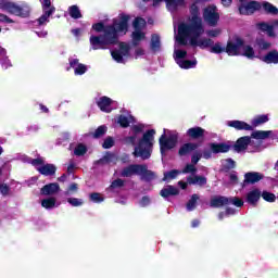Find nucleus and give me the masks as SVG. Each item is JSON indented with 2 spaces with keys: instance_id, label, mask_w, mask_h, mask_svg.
<instances>
[{
  "instance_id": "obj_1",
  "label": "nucleus",
  "mask_w": 278,
  "mask_h": 278,
  "mask_svg": "<svg viewBox=\"0 0 278 278\" xmlns=\"http://www.w3.org/2000/svg\"><path fill=\"white\" fill-rule=\"evenodd\" d=\"M191 17L178 26V34L175 36L176 43L174 47V60L180 68H194L197 66V59L186 60L188 58V51L181 47H186L188 42L192 47H199L200 49H210L214 45V40L210 38H200L205 33L203 28V21L199 13V7L192 4L190 8ZM200 38V39H199Z\"/></svg>"
},
{
  "instance_id": "obj_2",
  "label": "nucleus",
  "mask_w": 278,
  "mask_h": 278,
  "mask_svg": "<svg viewBox=\"0 0 278 278\" xmlns=\"http://www.w3.org/2000/svg\"><path fill=\"white\" fill-rule=\"evenodd\" d=\"M129 29V15H121L113 21L112 26L104 28L102 35H91L89 38L90 49L92 51L105 50L110 46L118 42L119 36H125Z\"/></svg>"
},
{
  "instance_id": "obj_3",
  "label": "nucleus",
  "mask_w": 278,
  "mask_h": 278,
  "mask_svg": "<svg viewBox=\"0 0 278 278\" xmlns=\"http://www.w3.org/2000/svg\"><path fill=\"white\" fill-rule=\"evenodd\" d=\"M130 131L131 136L126 137L124 141L126 144L135 147L134 156L141 157V160H149L153 151V142H155V130L151 129L144 132V125L136 124L131 126ZM140 134H143L142 138Z\"/></svg>"
},
{
  "instance_id": "obj_4",
  "label": "nucleus",
  "mask_w": 278,
  "mask_h": 278,
  "mask_svg": "<svg viewBox=\"0 0 278 278\" xmlns=\"http://www.w3.org/2000/svg\"><path fill=\"white\" fill-rule=\"evenodd\" d=\"M226 53L228 55H243L248 60H255L260 54L255 53L253 47L244 43L241 38H236L227 43Z\"/></svg>"
},
{
  "instance_id": "obj_5",
  "label": "nucleus",
  "mask_w": 278,
  "mask_h": 278,
  "mask_svg": "<svg viewBox=\"0 0 278 278\" xmlns=\"http://www.w3.org/2000/svg\"><path fill=\"white\" fill-rule=\"evenodd\" d=\"M0 10L9 12V14H13L14 16H22V18L29 16V7H21L10 0H0Z\"/></svg>"
},
{
  "instance_id": "obj_6",
  "label": "nucleus",
  "mask_w": 278,
  "mask_h": 278,
  "mask_svg": "<svg viewBox=\"0 0 278 278\" xmlns=\"http://www.w3.org/2000/svg\"><path fill=\"white\" fill-rule=\"evenodd\" d=\"M147 26V21L142 17L135 18L132 23L134 31H132V45L138 46L142 40H144V27Z\"/></svg>"
},
{
  "instance_id": "obj_7",
  "label": "nucleus",
  "mask_w": 278,
  "mask_h": 278,
  "mask_svg": "<svg viewBox=\"0 0 278 278\" xmlns=\"http://www.w3.org/2000/svg\"><path fill=\"white\" fill-rule=\"evenodd\" d=\"M39 1L42 5L43 14L37 21L34 22L35 27H42V25L48 24L49 17L53 14V12H55V7L51 5V0Z\"/></svg>"
},
{
  "instance_id": "obj_8",
  "label": "nucleus",
  "mask_w": 278,
  "mask_h": 278,
  "mask_svg": "<svg viewBox=\"0 0 278 278\" xmlns=\"http://www.w3.org/2000/svg\"><path fill=\"white\" fill-rule=\"evenodd\" d=\"M33 166L36 167V170L40 173V175H45L46 177H49L51 175H55V165L45 163V157L39 156L33 161Z\"/></svg>"
},
{
  "instance_id": "obj_9",
  "label": "nucleus",
  "mask_w": 278,
  "mask_h": 278,
  "mask_svg": "<svg viewBox=\"0 0 278 278\" xmlns=\"http://www.w3.org/2000/svg\"><path fill=\"white\" fill-rule=\"evenodd\" d=\"M179 138V135L177 131H172L166 138V134L162 135L160 138V147H161V153L164 155L165 151H168L170 149H175L177 147V140Z\"/></svg>"
},
{
  "instance_id": "obj_10",
  "label": "nucleus",
  "mask_w": 278,
  "mask_h": 278,
  "mask_svg": "<svg viewBox=\"0 0 278 278\" xmlns=\"http://www.w3.org/2000/svg\"><path fill=\"white\" fill-rule=\"evenodd\" d=\"M262 9V4L254 0H240L239 12L245 16L255 14L258 10Z\"/></svg>"
},
{
  "instance_id": "obj_11",
  "label": "nucleus",
  "mask_w": 278,
  "mask_h": 278,
  "mask_svg": "<svg viewBox=\"0 0 278 278\" xmlns=\"http://www.w3.org/2000/svg\"><path fill=\"white\" fill-rule=\"evenodd\" d=\"M111 55L118 64H125V58L129 56V45L121 42L119 49L111 51Z\"/></svg>"
},
{
  "instance_id": "obj_12",
  "label": "nucleus",
  "mask_w": 278,
  "mask_h": 278,
  "mask_svg": "<svg viewBox=\"0 0 278 278\" xmlns=\"http://www.w3.org/2000/svg\"><path fill=\"white\" fill-rule=\"evenodd\" d=\"M203 18L207 25H211V27H215L217 25L220 15H218V11H216V7L211 5L204 9L203 12Z\"/></svg>"
},
{
  "instance_id": "obj_13",
  "label": "nucleus",
  "mask_w": 278,
  "mask_h": 278,
  "mask_svg": "<svg viewBox=\"0 0 278 278\" xmlns=\"http://www.w3.org/2000/svg\"><path fill=\"white\" fill-rule=\"evenodd\" d=\"M97 105L101 110V112H105L106 114H110V112L114 110V101L105 96L100 97L97 100Z\"/></svg>"
},
{
  "instance_id": "obj_14",
  "label": "nucleus",
  "mask_w": 278,
  "mask_h": 278,
  "mask_svg": "<svg viewBox=\"0 0 278 278\" xmlns=\"http://www.w3.org/2000/svg\"><path fill=\"white\" fill-rule=\"evenodd\" d=\"M144 173V165H138V164H134V165H129L127 167H125L122 173L121 176L122 177H131L132 175H142Z\"/></svg>"
},
{
  "instance_id": "obj_15",
  "label": "nucleus",
  "mask_w": 278,
  "mask_h": 278,
  "mask_svg": "<svg viewBox=\"0 0 278 278\" xmlns=\"http://www.w3.org/2000/svg\"><path fill=\"white\" fill-rule=\"evenodd\" d=\"M260 199H262V191L257 188L250 190L245 194V203H249V205H257Z\"/></svg>"
},
{
  "instance_id": "obj_16",
  "label": "nucleus",
  "mask_w": 278,
  "mask_h": 278,
  "mask_svg": "<svg viewBox=\"0 0 278 278\" xmlns=\"http://www.w3.org/2000/svg\"><path fill=\"white\" fill-rule=\"evenodd\" d=\"M68 62L71 68L74 70L75 75H85V73L88 71V66L79 63V59L70 58Z\"/></svg>"
},
{
  "instance_id": "obj_17",
  "label": "nucleus",
  "mask_w": 278,
  "mask_h": 278,
  "mask_svg": "<svg viewBox=\"0 0 278 278\" xmlns=\"http://www.w3.org/2000/svg\"><path fill=\"white\" fill-rule=\"evenodd\" d=\"M256 27H258L261 31H264L265 34H267L269 38H275V36H277L275 34V27H276L275 22H273V24L261 22L256 25Z\"/></svg>"
},
{
  "instance_id": "obj_18",
  "label": "nucleus",
  "mask_w": 278,
  "mask_h": 278,
  "mask_svg": "<svg viewBox=\"0 0 278 278\" xmlns=\"http://www.w3.org/2000/svg\"><path fill=\"white\" fill-rule=\"evenodd\" d=\"M197 149H199V144H197L194 142L184 143L179 148L178 155H180V157H184L186 155H190V153H192V151H197Z\"/></svg>"
},
{
  "instance_id": "obj_19",
  "label": "nucleus",
  "mask_w": 278,
  "mask_h": 278,
  "mask_svg": "<svg viewBox=\"0 0 278 278\" xmlns=\"http://www.w3.org/2000/svg\"><path fill=\"white\" fill-rule=\"evenodd\" d=\"M0 65L3 71H8V68H12V61L8 58V50L5 48L0 47Z\"/></svg>"
},
{
  "instance_id": "obj_20",
  "label": "nucleus",
  "mask_w": 278,
  "mask_h": 278,
  "mask_svg": "<svg viewBox=\"0 0 278 278\" xmlns=\"http://www.w3.org/2000/svg\"><path fill=\"white\" fill-rule=\"evenodd\" d=\"M187 181L190 186L203 187L207 184V178H205V176L193 175L187 177Z\"/></svg>"
},
{
  "instance_id": "obj_21",
  "label": "nucleus",
  "mask_w": 278,
  "mask_h": 278,
  "mask_svg": "<svg viewBox=\"0 0 278 278\" xmlns=\"http://www.w3.org/2000/svg\"><path fill=\"white\" fill-rule=\"evenodd\" d=\"M252 143L253 141L251 140V137H241L235 144V151L240 153V151H244L247 147Z\"/></svg>"
},
{
  "instance_id": "obj_22",
  "label": "nucleus",
  "mask_w": 278,
  "mask_h": 278,
  "mask_svg": "<svg viewBox=\"0 0 278 278\" xmlns=\"http://www.w3.org/2000/svg\"><path fill=\"white\" fill-rule=\"evenodd\" d=\"M264 179V175L257 172H250L244 175L245 184H257V181H262Z\"/></svg>"
},
{
  "instance_id": "obj_23",
  "label": "nucleus",
  "mask_w": 278,
  "mask_h": 278,
  "mask_svg": "<svg viewBox=\"0 0 278 278\" xmlns=\"http://www.w3.org/2000/svg\"><path fill=\"white\" fill-rule=\"evenodd\" d=\"M227 125L228 127H233V129H238V130L244 129L245 131H251V129H253V126L242 121H229L227 122Z\"/></svg>"
},
{
  "instance_id": "obj_24",
  "label": "nucleus",
  "mask_w": 278,
  "mask_h": 278,
  "mask_svg": "<svg viewBox=\"0 0 278 278\" xmlns=\"http://www.w3.org/2000/svg\"><path fill=\"white\" fill-rule=\"evenodd\" d=\"M223 205H229V198L216 195L211 199V207H223Z\"/></svg>"
},
{
  "instance_id": "obj_25",
  "label": "nucleus",
  "mask_w": 278,
  "mask_h": 278,
  "mask_svg": "<svg viewBox=\"0 0 278 278\" xmlns=\"http://www.w3.org/2000/svg\"><path fill=\"white\" fill-rule=\"evenodd\" d=\"M160 194L163 197V199H168V197H177V194H179V189L169 185L163 188Z\"/></svg>"
},
{
  "instance_id": "obj_26",
  "label": "nucleus",
  "mask_w": 278,
  "mask_h": 278,
  "mask_svg": "<svg viewBox=\"0 0 278 278\" xmlns=\"http://www.w3.org/2000/svg\"><path fill=\"white\" fill-rule=\"evenodd\" d=\"M210 149L212 153H227L231 146L227 143H211Z\"/></svg>"
},
{
  "instance_id": "obj_27",
  "label": "nucleus",
  "mask_w": 278,
  "mask_h": 278,
  "mask_svg": "<svg viewBox=\"0 0 278 278\" xmlns=\"http://www.w3.org/2000/svg\"><path fill=\"white\" fill-rule=\"evenodd\" d=\"M117 123H118V125H121V127L126 128L129 125H131V123H134V116H131V114H129V113H124L118 116Z\"/></svg>"
},
{
  "instance_id": "obj_28",
  "label": "nucleus",
  "mask_w": 278,
  "mask_h": 278,
  "mask_svg": "<svg viewBox=\"0 0 278 278\" xmlns=\"http://www.w3.org/2000/svg\"><path fill=\"white\" fill-rule=\"evenodd\" d=\"M265 64H278V51L271 50L265 56L262 58Z\"/></svg>"
},
{
  "instance_id": "obj_29",
  "label": "nucleus",
  "mask_w": 278,
  "mask_h": 278,
  "mask_svg": "<svg viewBox=\"0 0 278 278\" xmlns=\"http://www.w3.org/2000/svg\"><path fill=\"white\" fill-rule=\"evenodd\" d=\"M59 190H60V185H58L56 182H52L41 188V194H45V195L55 194V192H58Z\"/></svg>"
},
{
  "instance_id": "obj_30",
  "label": "nucleus",
  "mask_w": 278,
  "mask_h": 278,
  "mask_svg": "<svg viewBox=\"0 0 278 278\" xmlns=\"http://www.w3.org/2000/svg\"><path fill=\"white\" fill-rule=\"evenodd\" d=\"M204 134L205 129L201 127H193L187 130V136H189V138H193L194 140H197V138H203Z\"/></svg>"
},
{
  "instance_id": "obj_31",
  "label": "nucleus",
  "mask_w": 278,
  "mask_h": 278,
  "mask_svg": "<svg viewBox=\"0 0 278 278\" xmlns=\"http://www.w3.org/2000/svg\"><path fill=\"white\" fill-rule=\"evenodd\" d=\"M270 136H273V131L270 130H256L252 132L254 140H266V138H270Z\"/></svg>"
},
{
  "instance_id": "obj_32",
  "label": "nucleus",
  "mask_w": 278,
  "mask_h": 278,
  "mask_svg": "<svg viewBox=\"0 0 278 278\" xmlns=\"http://www.w3.org/2000/svg\"><path fill=\"white\" fill-rule=\"evenodd\" d=\"M58 200L55 198H47L41 201V206L46 210H53V207H58Z\"/></svg>"
},
{
  "instance_id": "obj_33",
  "label": "nucleus",
  "mask_w": 278,
  "mask_h": 278,
  "mask_svg": "<svg viewBox=\"0 0 278 278\" xmlns=\"http://www.w3.org/2000/svg\"><path fill=\"white\" fill-rule=\"evenodd\" d=\"M178 175H181V170L179 169H172L169 172H165L163 181H172V179H177Z\"/></svg>"
},
{
  "instance_id": "obj_34",
  "label": "nucleus",
  "mask_w": 278,
  "mask_h": 278,
  "mask_svg": "<svg viewBox=\"0 0 278 278\" xmlns=\"http://www.w3.org/2000/svg\"><path fill=\"white\" fill-rule=\"evenodd\" d=\"M139 177H141L143 181H153V179H155V174L147 169V165H144V170L142 174H139Z\"/></svg>"
},
{
  "instance_id": "obj_35",
  "label": "nucleus",
  "mask_w": 278,
  "mask_h": 278,
  "mask_svg": "<svg viewBox=\"0 0 278 278\" xmlns=\"http://www.w3.org/2000/svg\"><path fill=\"white\" fill-rule=\"evenodd\" d=\"M264 123H268V115H257L252 119L253 127H260Z\"/></svg>"
},
{
  "instance_id": "obj_36",
  "label": "nucleus",
  "mask_w": 278,
  "mask_h": 278,
  "mask_svg": "<svg viewBox=\"0 0 278 278\" xmlns=\"http://www.w3.org/2000/svg\"><path fill=\"white\" fill-rule=\"evenodd\" d=\"M88 152V148L84 143H78L74 149V155L80 157L81 155H86Z\"/></svg>"
},
{
  "instance_id": "obj_37",
  "label": "nucleus",
  "mask_w": 278,
  "mask_h": 278,
  "mask_svg": "<svg viewBox=\"0 0 278 278\" xmlns=\"http://www.w3.org/2000/svg\"><path fill=\"white\" fill-rule=\"evenodd\" d=\"M68 14L72 18H81V11L79 10V7L72 5L68 8Z\"/></svg>"
},
{
  "instance_id": "obj_38",
  "label": "nucleus",
  "mask_w": 278,
  "mask_h": 278,
  "mask_svg": "<svg viewBox=\"0 0 278 278\" xmlns=\"http://www.w3.org/2000/svg\"><path fill=\"white\" fill-rule=\"evenodd\" d=\"M199 199V194L191 195V199L188 201L186 207L187 212H192L197 208V200Z\"/></svg>"
},
{
  "instance_id": "obj_39",
  "label": "nucleus",
  "mask_w": 278,
  "mask_h": 278,
  "mask_svg": "<svg viewBox=\"0 0 278 278\" xmlns=\"http://www.w3.org/2000/svg\"><path fill=\"white\" fill-rule=\"evenodd\" d=\"M160 47H161L160 36L153 35L152 38H151V49H152V51H160Z\"/></svg>"
},
{
  "instance_id": "obj_40",
  "label": "nucleus",
  "mask_w": 278,
  "mask_h": 278,
  "mask_svg": "<svg viewBox=\"0 0 278 278\" xmlns=\"http://www.w3.org/2000/svg\"><path fill=\"white\" fill-rule=\"evenodd\" d=\"M263 9L267 14H278V9L277 7L273 5L271 3L265 2L263 3Z\"/></svg>"
},
{
  "instance_id": "obj_41",
  "label": "nucleus",
  "mask_w": 278,
  "mask_h": 278,
  "mask_svg": "<svg viewBox=\"0 0 278 278\" xmlns=\"http://www.w3.org/2000/svg\"><path fill=\"white\" fill-rule=\"evenodd\" d=\"M228 205H235L236 207H242V205H244V201H242V199L240 198H228Z\"/></svg>"
},
{
  "instance_id": "obj_42",
  "label": "nucleus",
  "mask_w": 278,
  "mask_h": 278,
  "mask_svg": "<svg viewBox=\"0 0 278 278\" xmlns=\"http://www.w3.org/2000/svg\"><path fill=\"white\" fill-rule=\"evenodd\" d=\"M256 46L262 51H266V49H270V42H268V41H266L265 39H262V38L256 39Z\"/></svg>"
},
{
  "instance_id": "obj_43",
  "label": "nucleus",
  "mask_w": 278,
  "mask_h": 278,
  "mask_svg": "<svg viewBox=\"0 0 278 278\" xmlns=\"http://www.w3.org/2000/svg\"><path fill=\"white\" fill-rule=\"evenodd\" d=\"M180 173H182L184 175H194V173H197V166L193 163L187 164Z\"/></svg>"
},
{
  "instance_id": "obj_44",
  "label": "nucleus",
  "mask_w": 278,
  "mask_h": 278,
  "mask_svg": "<svg viewBox=\"0 0 278 278\" xmlns=\"http://www.w3.org/2000/svg\"><path fill=\"white\" fill-rule=\"evenodd\" d=\"M67 203H70V205L73 207H81V205H84V200L77 198H68Z\"/></svg>"
},
{
  "instance_id": "obj_45",
  "label": "nucleus",
  "mask_w": 278,
  "mask_h": 278,
  "mask_svg": "<svg viewBox=\"0 0 278 278\" xmlns=\"http://www.w3.org/2000/svg\"><path fill=\"white\" fill-rule=\"evenodd\" d=\"M108 132V126H99L98 129L93 132V138H101Z\"/></svg>"
},
{
  "instance_id": "obj_46",
  "label": "nucleus",
  "mask_w": 278,
  "mask_h": 278,
  "mask_svg": "<svg viewBox=\"0 0 278 278\" xmlns=\"http://www.w3.org/2000/svg\"><path fill=\"white\" fill-rule=\"evenodd\" d=\"M210 49H211V53H223V51H226V48L225 47H223V45H220V43H213L211 47H210Z\"/></svg>"
},
{
  "instance_id": "obj_47",
  "label": "nucleus",
  "mask_w": 278,
  "mask_h": 278,
  "mask_svg": "<svg viewBox=\"0 0 278 278\" xmlns=\"http://www.w3.org/2000/svg\"><path fill=\"white\" fill-rule=\"evenodd\" d=\"M261 197L264 199V201H267L268 203L275 202L276 199L275 194L268 191H264L263 193H261Z\"/></svg>"
},
{
  "instance_id": "obj_48",
  "label": "nucleus",
  "mask_w": 278,
  "mask_h": 278,
  "mask_svg": "<svg viewBox=\"0 0 278 278\" xmlns=\"http://www.w3.org/2000/svg\"><path fill=\"white\" fill-rule=\"evenodd\" d=\"M77 190H79V187L77 186V184L73 182L72 185H70V187L64 192V194H65V197H71V194H75V192H77Z\"/></svg>"
},
{
  "instance_id": "obj_49",
  "label": "nucleus",
  "mask_w": 278,
  "mask_h": 278,
  "mask_svg": "<svg viewBox=\"0 0 278 278\" xmlns=\"http://www.w3.org/2000/svg\"><path fill=\"white\" fill-rule=\"evenodd\" d=\"M90 200L93 203H103L105 201V198H103V195H101V193H91Z\"/></svg>"
},
{
  "instance_id": "obj_50",
  "label": "nucleus",
  "mask_w": 278,
  "mask_h": 278,
  "mask_svg": "<svg viewBox=\"0 0 278 278\" xmlns=\"http://www.w3.org/2000/svg\"><path fill=\"white\" fill-rule=\"evenodd\" d=\"M201 157H203V153L195 151L193 152V154L191 155V164L195 165L199 164V161L201 160Z\"/></svg>"
},
{
  "instance_id": "obj_51",
  "label": "nucleus",
  "mask_w": 278,
  "mask_h": 278,
  "mask_svg": "<svg viewBox=\"0 0 278 278\" xmlns=\"http://www.w3.org/2000/svg\"><path fill=\"white\" fill-rule=\"evenodd\" d=\"M123 186H125V181L123 179H116L111 184L109 190H116V188H123Z\"/></svg>"
},
{
  "instance_id": "obj_52",
  "label": "nucleus",
  "mask_w": 278,
  "mask_h": 278,
  "mask_svg": "<svg viewBox=\"0 0 278 278\" xmlns=\"http://www.w3.org/2000/svg\"><path fill=\"white\" fill-rule=\"evenodd\" d=\"M110 27V25L104 26L103 23H97L92 25V29H94V31H103V34H105V28Z\"/></svg>"
},
{
  "instance_id": "obj_53",
  "label": "nucleus",
  "mask_w": 278,
  "mask_h": 278,
  "mask_svg": "<svg viewBox=\"0 0 278 278\" xmlns=\"http://www.w3.org/2000/svg\"><path fill=\"white\" fill-rule=\"evenodd\" d=\"M103 149H112V147H114V139L112 137H108L103 144H102Z\"/></svg>"
},
{
  "instance_id": "obj_54",
  "label": "nucleus",
  "mask_w": 278,
  "mask_h": 278,
  "mask_svg": "<svg viewBox=\"0 0 278 278\" xmlns=\"http://www.w3.org/2000/svg\"><path fill=\"white\" fill-rule=\"evenodd\" d=\"M223 165L225 166V168H235L236 162L231 159H227L223 161Z\"/></svg>"
},
{
  "instance_id": "obj_55",
  "label": "nucleus",
  "mask_w": 278,
  "mask_h": 278,
  "mask_svg": "<svg viewBox=\"0 0 278 278\" xmlns=\"http://www.w3.org/2000/svg\"><path fill=\"white\" fill-rule=\"evenodd\" d=\"M151 204V198L150 197H143L140 201H139V205L141 207H147V205Z\"/></svg>"
},
{
  "instance_id": "obj_56",
  "label": "nucleus",
  "mask_w": 278,
  "mask_h": 278,
  "mask_svg": "<svg viewBox=\"0 0 278 278\" xmlns=\"http://www.w3.org/2000/svg\"><path fill=\"white\" fill-rule=\"evenodd\" d=\"M0 23H14V20L10 18L5 14L0 13Z\"/></svg>"
},
{
  "instance_id": "obj_57",
  "label": "nucleus",
  "mask_w": 278,
  "mask_h": 278,
  "mask_svg": "<svg viewBox=\"0 0 278 278\" xmlns=\"http://www.w3.org/2000/svg\"><path fill=\"white\" fill-rule=\"evenodd\" d=\"M34 160H35V159H31V157H29V156H27V155H22V156H21V161H22V162H24V163H26V164H31V166H34Z\"/></svg>"
},
{
  "instance_id": "obj_58",
  "label": "nucleus",
  "mask_w": 278,
  "mask_h": 278,
  "mask_svg": "<svg viewBox=\"0 0 278 278\" xmlns=\"http://www.w3.org/2000/svg\"><path fill=\"white\" fill-rule=\"evenodd\" d=\"M207 36H210L211 38H216V36L220 35V30L219 29H213V30H208L206 31Z\"/></svg>"
},
{
  "instance_id": "obj_59",
  "label": "nucleus",
  "mask_w": 278,
  "mask_h": 278,
  "mask_svg": "<svg viewBox=\"0 0 278 278\" xmlns=\"http://www.w3.org/2000/svg\"><path fill=\"white\" fill-rule=\"evenodd\" d=\"M0 192L1 194H8V192H10V188L8 187V185H1Z\"/></svg>"
},
{
  "instance_id": "obj_60",
  "label": "nucleus",
  "mask_w": 278,
  "mask_h": 278,
  "mask_svg": "<svg viewBox=\"0 0 278 278\" xmlns=\"http://www.w3.org/2000/svg\"><path fill=\"white\" fill-rule=\"evenodd\" d=\"M202 157H204V160H210V157H212V150H204L202 153Z\"/></svg>"
},
{
  "instance_id": "obj_61",
  "label": "nucleus",
  "mask_w": 278,
  "mask_h": 278,
  "mask_svg": "<svg viewBox=\"0 0 278 278\" xmlns=\"http://www.w3.org/2000/svg\"><path fill=\"white\" fill-rule=\"evenodd\" d=\"M35 33L38 36V38H47L48 36L47 30H41V31L36 30Z\"/></svg>"
},
{
  "instance_id": "obj_62",
  "label": "nucleus",
  "mask_w": 278,
  "mask_h": 278,
  "mask_svg": "<svg viewBox=\"0 0 278 278\" xmlns=\"http://www.w3.org/2000/svg\"><path fill=\"white\" fill-rule=\"evenodd\" d=\"M230 184H238V175L236 174H230Z\"/></svg>"
},
{
  "instance_id": "obj_63",
  "label": "nucleus",
  "mask_w": 278,
  "mask_h": 278,
  "mask_svg": "<svg viewBox=\"0 0 278 278\" xmlns=\"http://www.w3.org/2000/svg\"><path fill=\"white\" fill-rule=\"evenodd\" d=\"M72 34L76 37L81 36V28L72 29Z\"/></svg>"
},
{
  "instance_id": "obj_64",
  "label": "nucleus",
  "mask_w": 278,
  "mask_h": 278,
  "mask_svg": "<svg viewBox=\"0 0 278 278\" xmlns=\"http://www.w3.org/2000/svg\"><path fill=\"white\" fill-rule=\"evenodd\" d=\"M73 170H75V163H70V165L67 166V173H73Z\"/></svg>"
}]
</instances>
